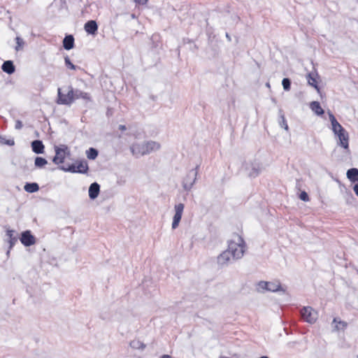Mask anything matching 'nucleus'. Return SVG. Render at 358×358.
I'll return each instance as SVG.
<instances>
[{"instance_id": "obj_5", "label": "nucleus", "mask_w": 358, "mask_h": 358, "mask_svg": "<svg viewBox=\"0 0 358 358\" xmlns=\"http://www.w3.org/2000/svg\"><path fill=\"white\" fill-rule=\"evenodd\" d=\"M199 166L197 165L194 169H191L183 178L182 187L185 190L190 191L194 185L199 172Z\"/></svg>"}, {"instance_id": "obj_40", "label": "nucleus", "mask_w": 358, "mask_h": 358, "mask_svg": "<svg viewBox=\"0 0 358 358\" xmlns=\"http://www.w3.org/2000/svg\"><path fill=\"white\" fill-rule=\"evenodd\" d=\"M161 358H172V357L169 355H164L161 357Z\"/></svg>"}, {"instance_id": "obj_42", "label": "nucleus", "mask_w": 358, "mask_h": 358, "mask_svg": "<svg viewBox=\"0 0 358 358\" xmlns=\"http://www.w3.org/2000/svg\"><path fill=\"white\" fill-rule=\"evenodd\" d=\"M266 86L268 88H270V87H271V85H270V83H266Z\"/></svg>"}, {"instance_id": "obj_27", "label": "nucleus", "mask_w": 358, "mask_h": 358, "mask_svg": "<svg viewBox=\"0 0 358 358\" xmlns=\"http://www.w3.org/2000/svg\"><path fill=\"white\" fill-rule=\"evenodd\" d=\"M86 155L89 159H94L98 156V151L95 148H90L88 150H87Z\"/></svg>"}, {"instance_id": "obj_34", "label": "nucleus", "mask_w": 358, "mask_h": 358, "mask_svg": "<svg viewBox=\"0 0 358 358\" xmlns=\"http://www.w3.org/2000/svg\"><path fill=\"white\" fill-rule=\"evenodd\" d=\"M0 143L1 144H5L8 145H13L15 144L13 139H8L6 140L4 137L0 136Z\"/></svg>"}, {"instance_id": "obj_35", "label": "nucleus", "mask_w": 358, "mask_h": 358, "mask_svg": "<svg viewBox=\"0 0 358 358\" xmlns=\"http://www.w3.org/2000/svg\"><path fill=\"white\" fill-rule=\"evenodd\" d=\"M299 198L301 200H302L303 201H308L309 200L308 194L304 191L301 192V194L299 195Z\"/></svg>"}, {"instance_id": "obj_7", "label": "nucleus", "mask_w": 358, "mask_h": 358, "mask_svg": "<svg viewBox=\"0 0 358 358\" xmlns=\"http://www.w3.org/2000/svg\"><path fill=\"white\" fill-rule=\"evenodd\" d=\"M301 315L307 322L313 324L317 318V313L310 306L303 307L301 310Z\"/></svg>"}, {"instance_id": "obj_9", "label": "nucleus", "mask_w": 358, "mask_h": 358, "mask_svg": "<svg viewBox=\"0 0 358 358\" xmlns=\"http://www.w3.org/2000/svg\"><path fill=\"white\" fill-rule=\"evenodd\" d=\"M68 150V147L62 145L61 148L55 146V156L53 157L52 162L55 164H59L64 162L65 152Z\"/></svg>"}, {"instance_id": "obj_30", "label": "nucleus", "mask_w": 358, "mask_h": 358, "mask_svg": "<svg viewBox=\"0 0 358 358\" xmlns=\"http://www.w3.org/2000/svg\"><path fill=\"white\" fill-rule=\"evenodd\" d=\"M280 125L281 127H283L285 130H288L289 127L287 124V121L285 120L284 114L282 113V111H280Z\"/></svg>"}, {"instance_id": "obj_25", "label": "nucleus", "mask_w": 358, "mask_h": 358, "mask_svg": "<svg viewBox=\"0 0 358 358\" xmlns=\"http://www.w3.org/2000/svg\"><path fill=\"white\" fill-rule=\"evenodd\" d=\"M333 323L336 324L334 326V330L336 331L344 330L348 325L347 322L341 320L338 321L336 318L334 319Z\"/></svg>"}, {"instance_id": "obj_22", "label": "nucleus", "mask_w": 358, "mask_h": 358, "mask_svg": "<svg viewBox=\"0 0 358 358\" xmlns=\"http://www.w3.org/2000/svg\"><path fill=\"white\" fill-rule=\"evenodd\" d=\"M24 189L26 192L29 193H34L39 189V186L36 182L27 183L24 185Z\"/></svg>"}, {"instance_id": "obj_13", "label": "nucleus", "mask_w": 358, "mask_h": 358, "mask_svg": "<svg viewBox=\"0 0 358 358\" xmlns=\"http://www.w3.org/2000/svg\"><path fill=\"white\" fill-rule=\"evenodd\" d=\"M318 76L316 72H310L307 75V80L308 84L320 92V87L317 85V77Z\"/></svg>"}, {"instance_id": "obj_16", "label": "nucleus", "mask_w": 358, "mask_h": 358, "mask_svg": "<svg viewBox=\"0 0 358 358\" xmlns=\"http://www.w3.org/2000/svg\"><path fill=\"white\" fill-rule=\"evenodd\" d=\"M64 48L69 50L74 46V38L72 35H67L63 40Z\"/></svg>"}, {"instance_id": "obj_41", "label": "nucleus", "mask_w": 358, "mask_h": 358, "mask_svg": "<svg viewBox=\"0 0 358 358\" xmlns=\"http://www.w3.org/2000/svg\"><path fill=\"white\" fill-rule=\"evenodd\" d=\"M226 37H227V38L228 39L229 41H231V37H230V36H229V34L228 33L226 34Z\"/></svg>"}, {"instance_id": "obj_31", "label": "nucleus", "mask_w": 358, "mask_h": 358, "mask_svg": "<svg viewBox=\"0 0 358 358\" xmlns=\"http://www.w3.org/2000/svg\"><path fill=\"white\" fill-rule=\"evenodd\" d=\"M282 85L284 90L289 91L291 87V80L289 78H285L282 80Z\"/></svg>"}, {"instance_id": "obj_11", "label": "nucleus", "mask_w": 358, "mask_h": 358, "mask_svg": "<svg viewBox=\"0 0 358 358\" xmlns=\"http://www.w3.org/2000/svg\"><path fill=\"white\" fill-rule=\"evenodd\" d=\"M20 241L24 246L27 247L35 244L36 238L31 234V231L27 230L22 233Z\"/></svg>"}, {"instance_id": "obj_18", "label": "nucleus", "mask_w": 358, "mask_h": 358, "mask_svg": "<svg viewBox=\"0 0 358 358\" xmlns=\"http://www.w3.org/2000/svg\"><path fill=\"white\" fill-rule=\"evenodd\" d=\"M347 177L352 182H358V169L352 168L348 170Z\"/></svg>"}, {"instance_id": "obj_15", "label": "nucleus", "mask_w": 358, "mask_h": 358, "mask_svg": "<svg viewBox=\"0 0 358 358\" xmlns=\"http://www.w3.org/2000/svg\"><path fill=\"white\" fill-rule=\"evenodd\" d=\"M33 152L36 154H42L44 152V145L41 141L35 140L31 143Z\"/></svg>"}, {"instance_id": "obj_24", "label": "nucleus", "mask_w": 358, "mask_h": 358, "mask_svg": "<svg viewBox=\"0 0 358 358\" xmlns=\"http://www.w3.org/2000/svg\"><path fill=\"white\" fill-rule=\"evenodd\" d=\"M88 170V166L86 162H79L76 164V171L79 173H85Z\"/></svg>"}, {"instance_id": "obj_17", "label": "nucleus", "mask_w": 358, "mask_h": 358, "mask_svg": "<svg viewBox=\"0 0 358 358\" xmlns=\"http://www.w3.org/2000/svg\"><path fill=\"white\" fill-rule=\"evenodd\" d=\"M1 69L3 71L7 73L8 74H12L15 71V66L13 62L10 60L4 62L1 66Z\"/></svg>"}, {"instance_id": "obj_14", "label": "nucleus", "mask_w": 358, "mask_h": 358, "mask_svg": "<svg viewBox=\"0 0 358 358\" xmlns=\"http://www.w3.org/2000/svg\"><path fill=\"white\" fill-rule=\"evenodd\" d=\"M100 192V186L97 182H93L89 187V196L91 199H95Z\"/></svg>"}, {"instance_id": "obj_1", "label": "nucleus", "mask_w": 358, "mask_h": 358, "mask_svg": "<svg viewBox=\"0 0 358 358\" xmlns=\"http://www.w3.org/2000/svg\"><path fill=\"white\" fill-rule=\"evenodd\" d=\"M245 250V241L241 236L236 234L233 239L228 241V248L217 257V264L221 266H227L231 261L241 259Z\"/></svg>"}, {"instance_id": "obj_2", "label": "nucleus", "mask_w": 358, "mask_h": 358, "mask_svg": "<svg viewBox=\"0 0 358 358\" xmlns=\"http://www.w3.org/2000/svg\"><path fill=\"white\" fill-rule=\"evenodd\" d=\"M329 117L331 124V130L336 137V145L343 149V152L350 155L349 134L337 121L335 116L329 112Z\"/></svg>"}, {"instance_id": "obj_32", "label": "nucleus", "mask_w": 358, "mask_h": 358, "mask_svg": "<svg viewBox=\"0 0 358 358\" xmlns=\"http://www.w3.org/2000/svg\"><path fill=\"white\" fill-rule=\"evenodd\" d=\"M15 41H16V43H17V45L15 46V50L17 51H19L22 49V48L24 45V42L23 39L19 36H17L15 38Z\"/></svg>"}, {"instance_id": "obj_10", "label": "nucleus", "mask_w": 358, "mask_h": 358, "mask_svg": "<svg viewBox=\"0 0 358 358\" xmlns=\"http://www.w3.org/2000/svg\"><path fill=\"white\" fill-rule=\"evenodd\" d=\"M286 291L287 287L282 286L279 280L268 281V292L285 294Z\"/></svg>"}, {"instance_id": "obj_8", "label": "nucleus", "mask_w": 358, "mask_h": 358, "mask_svg": "<svg viewBox=\"0 0 358 358\" xmlns=\"http://www.w3.org/2000/svg\"><path fill=\"white\" fill-rule=\"evenodd\" d=\"M185 206L183 203H178L176 204L174 207L175 208V215L173 217V222H172V229H176L181 220L183 210H184Z\"/></svg>"}, {"instance_id": "obj_6", "label": "nucleus", "mask_w": 358, "mask_h": 358, "mask_svg": "<svg viewBox=\"0 0 358 358\" xmlns=\"http://www.w3.org/2000/svg\"><path fill=\"white\" fill-rule=\"evenodd\" d=\"M243 167L250 178H256L262 171V166L257 161L245 162Z\"/></svg>"}, {"instance_id": "obj_37", "label": "nucleus", "mask_w": 358, "mask_h": 358, "mask_svg": "<svg viewBox=\"0 0 358 358\" xmlns=\"http://www.w3.org/2000/svg\"><path fill=\"white\" fill-rule=\"evenodd\" d=\"M353 189L356 195L358 196V183L355 185Z\"/></svg>"}, {"instance_id": "obj_4", "label": "nucleus", "mask_w": 358, "mask_h": 358, "mask_svg": "<svg viewBox=\"0 0 358 358\" xmlns=\"http://www.w3.org/2000/svg\"><path fill=\"white\" fill-rule=\"evenodd\" d=\"M65 93L62 92L61 88H58L57 103L70 106L75 100L74 90L72 86H68Z\"/></svg>"}, {"instance_id": "obj_19", "label": "nucleus", "mask_w": 358, "mask_h": 358, "mask_svg": "<svg viewBox=\"0 0 358 358\" xmlns=\"http://www.w3.org/2000/svg\"><path fill=\"white\" fill-rule=\"evenodd\" d=\"M310 108L317 115H322L324 113L318 101H312Z\"/></svg>"}, {"instance_id": "obj_21", "label": "nucleus", "mask_w": 358, "mask_h": 358, "mask_svg": "<svg viewBox=\"0 0 358 358\" xmlns=\"http://www.w3.org/2000/svg\"><path fill=\"white\" fill-rule=\"evenodd\" d=\"M15 231L8 229L6 231V235L8 237V243L10 244L9 248L11 249L13 246L15 244V243L17 241V238L14 236Z\"/></svg>"}, {"instance_id": "obj_20", "label": "nucleus", "mask_w": 358, "mask_h": 358, "mask_svg": "<svg viewBox=\"0 0 358 358\" xmlns=\"http://www.w3.org/2000/svg\"><path fill=\"white\" fill-rule=\"evenodd\" d=\"M73 94L75 96V99H83L87 101L90 100V95L88 93L83 92L80 90H74Z\"/></svg>"}, {"instance_id": "obj_3", "label": "nucleus", "mask_w": 358, "mask_h": 358, "mask_svg": "<svg viewBox=\"0 0 358 358\" xmlns=\"http://www.w3.org/2000/svg\"><path fill=\"white\" fill-rule=\"evenodd\" d=\"M159 143L154 141H148L143 143H134L130 146V150L132 155L138 158L141 156L149 155L152 152L160 149Z\"/></svg>"}, {"instance_id": "obj_39", "label": "nucleus", "mask_w": 358, "mask_h": 358, "mask_svg": "<svg viewBox=\"0 0 358 358\" xmlns=\"http://www.w3.org/2000/svg\"><path fill=\"white\" fill-rule=\"evenodd\" d=\"M119 129H120L121 131H125L127 128L125 125L120 124L119 125Z\"/></svg>"}, {"instance_id": "obj_28", "label": "nucleus", "mask_w": 358, "mask_h": 358, "mask_svg": "<svg viewBox=\"0 0 358 358\" xmlns=\"http://www.w3.org/2000/svg\"><path fill=\"white\" fill-rule=\"evenodd\" d=\"M47 164V160L43 157H36L35 159V166L36 167L41 168Z\"/></svg>"}, {"instance_id": "obj_26", "label": "nucleus", "mask_w": 358, "mask_h": 358, "mask_svg": "<svg viewBox=\"0 0 358 358\" xmlns=\"http://www.w3.org/2000/svg\"><path fill=\"white\" fill-rule=\"evenodd\" d=\"M257 290L259 292L268 291V281H259L257 285Z\"/></svg>"}, {"instance_id": "obj_12", "label": "nucleus", "mask_w": 358, "mask_h": 358, "mask_svg": "<svg viewBox=\"0 0 358 358\" xmlns=\"http://www.w3.org/2000/svg\"><path fill=\"white\" fill-rule=\"evenodd\" d=\"M84 28L87 34L94 35L97 32L98 25L96 21L90 20L85 24Z\"/></svg>"}, {"instance_id": "obj_29", "label": "nucleus", "mask_w": 358, "mask_h": 358, "mask_svg": "<svg viewBox=\"0 0 358 358\" xmlns=\"http://www.w3.org/2000/svg\"><path fill=\"white\" fill-rule=\"evenodd\" d=\"M59 169L65 172L78 173V171H76V164H71L68 167L62 166L59 167Z\"/></svg>"}, {"instance_id": "obj_43", "label": "nucleus", "mask_w": 358, "mask_h": 358, "mask_svg": "<svg viewBox=\"0 0 358 358\" xmlns=\"http://www.w3.org/2000/svg\"><path fill=\"white\" fill-rule=\"evenodd\" d=\"M357 358H358V355H357Z\"/></svg>"}, {"instance_id": "obj_33", "label": "nucleus", "mask_w": 358, "mask_h": 358, "mask_svg": "<svg viewBox=\"0 0 358 358\" xmlns=\"http://www.w3.org/2000/svg\"><path fill=\"white\" fill-rule=\"evenodd\" d=\"M64 62H65L66 66L72 70H76L77 69L79 68L78 66H77L71 63V62L68 56L64 57Z\"/></svg>"}, {"instance_id": "obj_36", "label": "nucleus", "mask_w": 358, "mask_h": 358, "mask_svg": "<svg viewBox=\"0 0 358 358\" xmlns=\"http://www.w3.org/2000/svg\"><path fill=\"white\" fill-rule=\"evenodd\" d=\"M22 126H23L22 122L20 120H17L15 121V128L16 129H18V130L21 129L22 128Z\"/></svg>"}, {"instance_id": "obj_38", "label": "nucleus", "mask_w": 358, "mask_h": 358, "mask_svg": "<svg viewBox=\"0 0 358 358\" xmlns=\"http://www.w3.org/2000/svg\"><path fill=\"white\" fill-rule=\"evenodd\" d=\"M136 2L141 4L146 3L148 0H135Z\"/></svg>"}, {"instance_id": "obj_23", "label": "nucleus", "mask_w": 358, "mask_h": 358, "mask_svg": "<svg viewBox=\"0 0 358 358\" xmlns=\"http://www.w3.org/2000/svg\"><path fill=\"white\" fill-rule=\"evenodd\" d=\"M131 348L136 350H143L145 348V345L138 339L133 340L129 343Z\"/></svg>"}]
</instances>
